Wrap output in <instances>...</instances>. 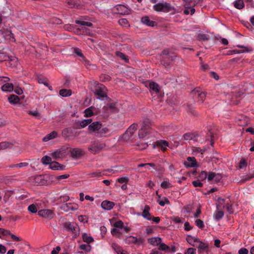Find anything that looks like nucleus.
<instances>
[{"label":"nucleus","mask_w":254,"mask_h":254,"mask_svg":"<svg viewBox=\"0 0 254 254\" xmlns=\"http://www.w3.org/2000/svg\"><path fill=\"white\" fill-rule=\"evenodd\" d=\"M92 91L94 95L97 96V99L104 100L109 98L106 93L107 88L102 84L95 82Z\"/></svg>","instance_id":"1"},{"label":"nucleus","mask_w":254,"mask_h":254,"mask_svg":"<svg viewBox=\"0 0 254 254\" xmlns=\"http://www.w3.org/2000/svg\"><path fill=\"white\" fill-rule=\"evenodd\" d=\"M154 10L158 12H163L165 13L170 12L172 14L177 12L176 8L172 6L170 3L167 2H159L153 5Z\"/></svg>","instance_id":"2"},{"label":"nucleus","mask_w":254,"mask_h":254,"mask_svg":"<svg viewBox=\"0 0 254 254\" xmlns=\"http://www.w3.org/2000/svg\"><path fill=\"white\" fill-rule=\"evenodd\" d=\"M144 84L145 87L149 89V91L152 95H157L159 97L160 95V88L158 83L150 80H147L144 82Z\"/></svg>","instance_id":"3"},{"label":"nucleus","mask_w":254,"mask_h":254,"mask_svg":"<svg viewBox=\"0 0 254 254\" xmlns=\"http://www.w3.org/2000/svg\"><path fill=\"white\" fill-rule=\"evenodd\" d=\"M137 124L134 123L132 124L126 130L125 133L122 135V139L125 141H128L132 139L135 131L137 129Z\"/></svg>","instance_id":"4"},{"label":"nucleus","mask_w":254,"mask_h":254,"mask_svg":"<svg viewBox=\"0 0 254 254\" xmlns=\"http://www.w3.org/2000/svg\"><path fill=\"white\" fill-rule=\"evenodd\" d=\"M105 144L103 143H100L97 141H94L88 147V150L91 153L95 154L100 152L102 150Z\"/></svg>","instance_id":"5"},{"label":"nucleus","mask_w":254,"mask_h":254,"mask_svg":"<svg viewBox=\"0 0 254 254\" xmlns=\"http://www.w3.org/2000/svg\"><path fill=\"white\" fill-rule=\"evenodd\" d=\"M62 135L65 139H70L75 136L76 131L72 127H66L62 130Z\"/></svg>","instance_id":"6"},{"label":"nucleus","mask_w":254,"mask_h":254,"mask_svg":"<svg viewBox=\"0 0 254 254\" xmlns=\"http://www.w3.org/2000/svg\"><path fill=\"white\" fill-rule=\"evenodd\" d=\"M69 152L71 157L75 159L80 158L84 154V151L78 148H70Z\"/></svg>","instance_id":"7"},{"label":"nucleus","mask_w":254,"mask_h":254,"mask_svg":"<svg viewBox=\"0 0 254 254\" xmlns=\"http://www.w3.org/2000/svg\"><path fill=\"white\" fill-rule=\"evenodd\" d=\"M184 164L186 168H193L198 166L197 163L194 157H188L185 161Z\"/></svg>","instance_id":"8"},{"label":"nucleus","mask_w":254,"mask_h":254,"mask_svg":"<svg viewBox=\"0 0 254 254\" xmlns=\"http://www.w3.org/2000/svg\"><path fill=\"white\" fill-rule=\"evenodd\" d=\"M126 241L128 244H134L140 246L144 243V240L141 237L137 238L135 237L130 236L127 238Z\"/></svg>","instance_id":"9"},{"label":"nucleus","mask_w":254,"mask_h":254,"mask_svg":"<svg viewBox=\"0 0 254 254\" xmlns=\"http://www.w3.org/2000/svg\"><path fill=\"white\" fill-rule=\"evenodd\" d=\"M151 145L153 148L159 147L163 151H165L167 150V147L169 145V143L166 140H161L156 141L154 143H152Z\"/></svg>","instance_id":"10"},{"label":"nucleus","mask_w":254,"mask_h":254,"mask_svg":"<svg viewBox=\"0 0 254 254\" xmlns=\"http://www.w3.org/2000/svg\"><path fill=\"white\" fill-rule=\"evenodd\" d=\"M101 126L100 122L96 121L92 123L88 126V130L90 133H95L96 134L98 130L100 129Z\"/></svg>","instance_id":"11"},{"label":"nucleus","mask_w":254,"mask_h":254,"mask_svg":"<svg viewBox=\"0 0 254 254\" xmlns=\"http://www.w3.org/2000/svg\"><path fill=\"white\" fill-rule=\"evenodd\" d=\"M65 149L64 148H61L55 150L51 153L52 157L55 159H58L64 156Z\"/></svg>","instance_id":"12"},{"label":"nucleus","mask_w":254,"mask_h":254,"mask_svg":"<svg viewBox=\"0 0 254 254\" xmlns=\"http://www.w3.org/2000/svg\"><path fill=\"white\" fill-rule=\"evenodd\" d=\"M38 215L42 217L51 219L54 217V213L50 209H43L39 211Z\"/></svg>","instance_id":"13"},{"label":"nucleus","mask_w":254,"mask_h":254,"mask_svg":"<svg viewBox=\"0 0 254 254\" xmlns=\"http://www.w3.org/2000/svg\"><path fill=\"white\" fill-rule=\"evenodd\" d=\"M117 13L121 15H127L129 14L130 9L126 7L124 5L118 4L115 7Z\"/></svg>","instance_id":"14"},{"label":"nucleus","mask_w":254,"mask_h":254,"mask_svg":"<svg viewBox=\"0 0 254 254\" xmlns=\"http://www.w3.org/2000/svg\"><path fill=\"white\" fill-rule=\"evenodd\" d=\"M35 182L40 186L45 185L47 183V179L45 175H38L34 178Z\"/></svg>","instance_id":"15"},{"label":"nucleus","mask_w":254,"mask_h":254,"mask_svg":"<svg viewBox=\"0 0 254 254\" xmlns=\"http://www.w3.org/2000/svg\"><path fill=\"white\" fill-rule=\"evenodd\" d=\"M199 136L198 134L192 133V132H187L185 133L183 137L186 140H193L194 142L197 141V137Z\"/></svg>","instance_id":"16"},{"label":"nucleus","mask_w":254,"mask_h":254,"mask_svg":"<svg viewBox=\"0 0 254 254\" xmlns=\"http://www.w3.org/2000/svg\"><path fill=\"white\" fill-rule=\"evenodd\" d=\"M141 21L143 24L150 27H154L157 24L155 21L151 20L147 16H143L141 19Z\"/></svg>","instance_id":"17"},{"label":"nucleus","mask_w":254,"mask_h":254,"mask_svg":"<svg viewBox=\"0 0 254 254\" xmlns=\"http://www.w3.org/2000/svg\"><path fill=\"white\" fill-rule=\"evenodd\" d=\"M115 206V203L114 202L109 200H104L101 203V207L103 209L106 210H110L112 209Z\"/></svg>","instance_id":"18"},{"label":"nucleus","mask_w":254,"mask_h":254,"mask_svg":"<svg viewBox=\"0 0 254 254\" xmlns=\"http://www.w3.org/2000/svg\"><path fill=\"white\" fill-rule=\"evenodd\" d=\"M0 34L4 38H6V37H8L9 39L11 41H14L15 40L14 35L11 31L6 30L5 31H4L2 30H0Z\"/></svg>","instance_id":"19"},{"label":"nucleus","mask_w":254,"mask_h":254,"mask_svg":"<svg viewBox=\"0 0 254 254\" xmlns=\"http://www.w3.org/2000/svg\"><path fill=\"white\" fill-rule=\"evenodd\" d=\"M196 243H198V245H197V244L193 245V246L196 247L199 253H202L207 250L208 246L207 244L200 241L199 239L198 242H197Z\"/></svg>","instance_id":"20"},{"label":"nucleus","mask_w":254,"mask_h":254,"mask_svg":"<svg viewBox=\"0 0 254 254\" xmlns=\"http://www.w3.org/2000/svg\"><path fill=\"white\" fill-rule=\"evenodd\" d=\"M113 171L112 169H108V170H104L102 171L100 170H98L95 172H93L92 173H91L89 175L91 177H101L103 175H105V172H112Z\"/></svg>","instance_id":"21"},{"label":"nucleus","mask_w":254,"mask_h":254,"mask_svg":"<svg viewBox=\"0 0 254 254\" xmlns=\"http://www.w3.org/2000/svg\"><path fill=\"white\" fill-rule=\"evenodd\" d=\"M150 209V207L148 205H146L144 206V208L141 214L142 216L148 220H151L152 219L151 215L149 213Z\"/></svg>","instance_id":"22"},{"label":"nucleus","mask_w":254,"mask_h":254,"mask_svg":"<svg viewBox=\"0 0 254 254\" xmlns=\"http://www.w3.org/2000/svg\"><path fill=\"white\" fill-rule=\"evenodd\" d=\"M109 130L108 128L102 126V124H101V127L95 135L98 137H101L105 136L106 134L109 132Z\"/></svg>","instance_id":"23"},{"label":"nucleus","mask_w":254,"mask_h":254,"mask_svg":"<svg viewBox=\"0 0 254 254\" xmlns=\"http://www.w3.org/2000/svg\"><path fill=\"white\" fill-rule=\"evenodd\" d=\"M1 89L4 92H11L14 90V84L12 83H6L2 85Z\"/></svg>","instance_id":"24"},{"label":"nucleus","mask_w":254,"mask_h":254,"mask_svg":"<svg viewBox=\"0 0 254 254\" xmlns=\"http://www.w3.org/2000/svg\"><path fill=\"white\" fill-rule=\"evenodd\" d=\"M216 208L217 210L222 209L225 207V204H226V199L222 198L220 197H218L217 199Z\"/></svg>","instance_id":"25"},{"label":"nucleus","mask_w":254,"mask_h":254,"mask_svg":"<svg viewBox=\"0 0 254 254\" xmlns=\"http://www.w3.org/2000/svg\"><path fill=\"white\" fill-rule=\"evenodd\" d=\"M8 101L11 104H16L20 102V98L17 95L11 94L8 97Z\"/></svg>","instance_id":"26"},{"label":"nucleus","mask_w":254,"mask_h":254,"mask_svg":"<svg viewBox=\"0 0 254 254\" xmlns=\"http://www.w3.org/2000/svg\"><path fill=\"white\" fill-rule=\"evenodd\" d=\"M148 242L151 245L158 246L162 242V239L159 237H154L148 239Z\"/></svg>","instance_id":"27"},{"label":"nucleus","mask_w":254,"mask_h":254,"mask_svg":"<svg viewBox=\"0 0 254 254\" xmlns=\"http://www.w3.org/2000/svg\"><path fill=\"white\" fill-rule=\"evenodd\" d=\"M173 61L171 60V58H163L160 61V64L161 65H163L165 68H169L171 64V63Z\"/></svg>","instance_id":"28"},{"label":"nucleus","mask_w":254,"mask_h":254,"mask_svg":"<svg viewBox=\"0 0 254 254\" xmlns=\"http://www.w3.org/2000/svg\"><path fill=\"white\" fill-rule=\"evenodd\" d=\"M224 216V212L222 209L217 210L214 212L213 217L217 221H219Z\"/></svg>","instance_id":"29"},{"label":"nucleus","mask_w":254,"mask_h":254,"mask_svg":"<svg viewBox=\"0 0 254 254\" xmlns=\"http://www.w3.org/2000/svg\"><path fill=\"white\" fill-rule=\"evenodd\" d=\"M57 136V132L56 131H53L52 132L48 134L45 137H44L42 140L44 142H47L56 138Z\"/></svg>","instance_id":"30"},{"label":"nucleus","mask_w":254,"mask_h":254,"mask_svg":"<svg viewBox=\"0 0 254 254\" xmlns=\"http://www.w3.org/2000/svg\"><path fill=\"white\" fill-rule=\"evenodd\" d=\"M150 133V130L145 128L141 127L138 131V137L139 138H143Z\"/></svg>","instance_id":"31"},{"label":"nucleus","mask_w":254,"mask_h":254,"mask_svg":"<svg viewBox=\"0 0 254 254\" xmlns=\"http://www.w3.org/2000/svg\"><path fill=\"white\" fill-rule=\"evenodd\" d=\"M161 187L163 189H170L172 187V184L167 178H164L161 183Z\"/></svg>","instance_id":"32"},{"label":"nucleus","mask_w":254,"mask_h":254,"mask_svg":"<svg viewBox=\"0 0 254 254\" xmlns=\"http://www.w3.org/2000/svg\"><path fill=\"white\" fill-rule=\"evenodd\" d=\"M248 157H242L239 161V169H245L248 166Z\"/></svg>","instance_id":"33"},{"label":"nucleus","mask_w":254,"mask_h":254,"mask_svg":"<svg viewBox=\"0 0 254 254\" xmlns=\"http://www.w3.org/2000/svg\"><path fill=\"white\" fill-rule=\"evenodd\" d=\"M59 94L63 97H67L71 95L72 91L70 89H62L60 90Z\"/></svg>","instance_id":"34"},{"label":"nucleus","mask_w":254,"mask_h":254,"mask_svg":"<svg viewBox=\"0 0 254 254\" xmlns=\"http://www.w3.org/2000/svg\"><path fill=\"white\" fill-rule=\"evenodd\" d=\"M116 55L121 59L122 60H124L125 63H129V58L128 57L127 55H126L123 53L120 52V51H117L116 52Z\"/></svg>","instance_id":"35"},{"label":"nucleus","mask_w":254,"mask_h":254,"mask_svg":"<svg viewBox=\"0 0 254 254\" xmlns=\"http://www.w3.org/2000/svg\"><path fill=\"white\" fill-rule=\"evenodd\" d=\"M94 110H95V108L93 106L86 109L84 111V116L86 117H89L95 114V113H94Z\"/></svg>","instance_id":"36"},{"label":"nucleus","mask_w":254,"mask_h":254,"mask_svg":"<svg viewBox=\"0 0 254 254\" xmlns=\"http://www.w3.org/2000/svg\"><path fill=\"white\" fill-rule=\"evenodd\" d=\"M201 90L199 88H195L191 91L190 94L193 98L198 99L199 93H201Z\"/></svg>","instance_id":"37"},{"label":"nucleus","mask_w":254,"mask_h":254,"mask_svg":"<svg viewBox=\"0 0 254 254\" xmlns=\"http://www.w3.org/2000/svg\"><path fill=\"white\" fill-rule=\"evenodd\" d=\"M41 162L45 165H50L52 162V158L50 156H48L47 155L44 156L41 160Z\"/></svg>","instance_id":"38"},{"label":"nucleus","mask_w":254,"mask_h":254,"mask_svg":"<svg viewBox=\"0 0 254 254\" xmlns=\"http://www.w3.org/2000/svg\"><path fill=\"white\" fill-rule=\"evenodd\" d=\"M187 241L191 245H195L194 243L198 242V239L193 237L190 235H188L186 238Z\"/></svg>","instance_id":"39"},{"label":"nucleus","mask_w":254,"mask_h":254,"mask_svg":"<svg viewBox=\"0 0 254 254\" xmlns=\"http://www.w3.org/2000/svg\"><path fill=\"white\" fill-rule=\"evenodd\" d=\"M75 23L82 26H85L87 27H92L93 24L90 22L84 21L76 19L75 20Z\"/></svg>","instance_id":"40"},{"label":"nucleus","mask_w":254,"mask_h":254,"mask_svg":"<svg viewBox=\"0 0 254 254\" xmlns=\"http://www.w3.org/2000/svg\"><path fill=\"white\" fill-rule=\"evenodd\" d=\"M162 55H165L166 58H169L171 59L172 61H174L176 56L175 55H170V53L168 49H165L162 52Z\"/></svg>","instance_id":"41"},{"label":"nucleus","mask_w":254,"mask_h":254,"mask_svg":"<svg viewBox=\"0 0 254 254\" xmlns=\"http://www.w3.org/2000/svg\"><path fill=\"white\" fill-rule=\"evenodd\" d=\"M252 49L249 47L239 46V54L251 52Z\"/></svg>","instance_id":"42"},{"label":"nucleus","mask_w":254,"mask_h":254,"mask_svg":"<svg viewBox=\"0 0 254 254\" xmlns=\"http://www.w3.org/2000/svg\"><path fill=\"white\" fill-rule=\"evenodd\" d=\"M82 239L83 241L87 243L88 244L94 241L93 238L91 236H89L85 233L83 234Z\"/></svg>","instance_id":"43"},{"label":"nucleus","mask_w":254,"mask_h":254,"mask_svg":"<svg viewBox=\"0 0 254 254\" xmlns=\"http://www.w3.org/2000/svg\"><path fill=\"white\" fill-rule=\"evenodd\" d=\"M150 121L149 119H145L143 121L141 127L145 128L146 129H148V130H150Z\"/></svg>","instance_id":"44"},{"label":"nucleus","mask_w":254,"mask_h":254,"mask_svg":"<svg viewBox=\"0 0 254 254\" xmlns=\"http://www.w3.org/2000/svg\"><path fill=\"white\" fill-rule=\"evenodd\" d=\"M73 225V224L71 223L70 222H66L64 223V229L67 231H70L71 229H72V227Z\"/></svg>","instance_id":"45"},{"label":"nucleus","mask_w":254,"mask_h":254,"mask_svg":"<svg viewBox=\"0 0 254 254\" xmlns=\"http://www.w3.org/2000/svg\"><path fill=\"white\" fill-rule=\"evenodd\" d=\"M207 172L205 171H202L199 173L198 176V179L201 181H204L207 179Z\"/></svg>","instance_id":"46"},{"label":"nucleus","mask_w":254,"mask_h":254,"mask_svg":"<svg viewBox=\"0 0 254 254\" xmlns=\"http://www.w3.org/2000/svg\"><path fill=\"white\" fill-rule=\"evenodd\" d=\"M111 79V76L106 74H103L100 76V80L102 82L109 81Z\"/></svg>","instance_id":"47"},{"label":"nucleus","mask_w":254,"mask_h":254,"mask_svg":"<svg viewBox=\"0 0 254 254\" xmlns=\"http://www.w3.org/2000/svg\"><path fill=\"white\" fill-rule=\"evenodd\" d=\"M11 235V233L9 230L0 228V238L2 236H7Z\"/></svg>","instance_id":"48"},{"label":"nucleus","mask_w":254,"mask_h":254,"mask_svg":"<svg viewBox=\"0 0 254 254\" xmlns=\"http://www.w3.org/2000/svg\"><path fill=\"white\" fill-rule=\"evenodd\" d=\"M8 58H9V56L6 53L0 52V63L7 61Z\"/></svg>","instance_id":"49"},{"label":"nucleus","mask_w":254,"mask_h":254,"mask_svg":"<svg viewBox=\"0 0 254 254\" xmlns=\"http://www.w3.org/2000/svg\"><path fill=\"white\" fill-rule=\"evenodd\" d=\"M210 39L209 36L206 34H199L198 35V39L199 40L207 41Z\"/></svg>","instance_id":"50"},{"label":"nucleus","mask_w":254,"mask_h":254,"mask_svg":"<svg viewBox=\"0 0 254 254\" xmlns=\"http://www.w3.org/2000/svg\"><path fill=\"white\" fill-rule=\"evenodd\" d=\"M79 248L81 250L85 251L86 252H90V251L91 250V247L88 244H82V245H80Z\"/></svg>","instance_id":"51"},{"label":"nucleus","mask_w":254,"mask_h":254,"mask_svg":"<svg viewBox=\"0 0 254 254\" xmlns=\"http://www.w3.org/2000/svg\"><path fill=\"white\" fill-rule=\"evenodd\" d=\"M12 144L9 142H0V147L1 149H5L10 147Z\"/></svg>","instance_id":"52"},{"label":"nucleus","mask_w":254,"mask_h":254,"mask_svg":"<svg viewBox=\"0 0 254 254\" xmlns=\"http://www.w3.org/2000/svg\"><path fill=\"white\" fill-rule=\"evenodd\" d=\"M112 248L118 254H119L123 251L121 247L116 244H113Z\"/></svg>","instance_id":"53"},{"label":"nucleus","mask_w":254,"mask_h":254,"mask_svg":"<svg viewBox=\"0 0 254 254\" xmlns=\"http://www.w3.org/2000/svg\"><path fill=\"white\" fill-rule=\"evenodd\" d=\"M69 200V196L67 195H61L57 198L59 202H65Z\"/></svg>","instance_id":"54"},{"label":"nucleus","mask_w":254,"mask_h":254,"mask_svg":"<svg viewBox=\"0 0 254 254\" xmlns=\"http://www.w3.org/2000/svg\"><path fill=\"white\" fill-rule=\"evenodd\" d=\"M206 93L201 91V93H199V96L198 98V101L203 103L205 99L206 96Z\"/></svg>","instance_id":"55"},{"label":"nucleus","mask_w":254,"mask_h":254,"mask_svg":"<svg viewBox=\"0 0 254 254\" xmlns=\"http://www.w3.org/2000/svg\"><path fill=\"white\" fill-rule=\"evenodd\" d=\"M70 231L74 234L75 236H78L79 235V228L76 225H74L73 224L72 227V229H71Z\"/></svg>","instance_id":"56"},{"label":"nucleus","mask_w":254,"mask_h":254,"mask_svg":"<svg viewBox=\"0 0 254 254\" xmlns=\"http://www.w3.org/2000/svg\"><path fill=\"white\" fill-rule=\"evenodd\" d=\"M119 24L123 26H127L128 25V20L126 18H121L119 20Z\"/></svg>","instance_id":"57"},{"label":"nucleus","mask_w":254,"mask_h":254,"mask_svg":"<svg viewBox=\"0 0 254 254\" xmlns=\"http://www.w3.org/2000/svg\"><path fill=\"white\" fill-rule=\"evenodd\" d=\"M159 250H162V251H167L170 250V247L169 246H168L167 245H166L165 244L161 243L159 244Z\"/></svg>","instance_id":"58"},{"label":"nucleus","mask_w":254,"mask_h":254,"mask_svg":"<svg viewBox=\"0 0 254 254\" xmlns=\"http://www.w3.org/2000/svg\"><path fill=\"white\" fill-rule=\"evenodd\" d=\"M28 210L29 211L33 213H35L37 211V207L34 204L30 205L28 207Z\"/></svg>","instance_id":"59"},{"label":"nucleus","mask_w":254,"mask_h":254,"mask_svg":"<svg viewBox=\"0 0 254 254\" xmlns=\"http://www.w3.org/2000/svg\"><path fill=\"white\" fill-rule=\"evenodd\" d=\"M215 173L212 172H209V173H207V179L208 181L212 182L213 181L214 178L215 176Z\"/></svg>","instance_id":"60"},{"label":"nucleus","mask_w":254,"mask_h":254,"mask_svg":"<svg viewBox=\"0 0 254 254\" xmlns=\"http://www.w3.org/2000/svg\"><path fill=\"white\" fill-rule=\"evenodd\" d=\"M74 53H75L80 57L84 58L83 54L82 53L81 50L77 47H75L74 48Z\"/></svg>","instance_id":"61"},{"label":"nucleus","mask_w":254,"mask_h":254,"mask_svg":"<svg viewBox=\"0 0 254 254\" xmlns=\"http://www.w3.org/2000/svg\"><path fill=\"white\" fill-rule=\"evenodd\" d=\"M124 223L121 220H118L114 223L113 226L117 228L122 229L123 227Z\"/></svg>","instance_id":"62"},{"label":"nucleus","mask_w":254,"mask_h":254,"mask_svg":"<svg viewBox=\"0 0 254 254\" xmlns=\"http://www.w3.org/2000/svg\"><path fill=\"white\" fill-rule=\"evenodd\" d=\"M195 225L199 228L202 229L204 227L203 222L200 219H196L195 221Z\"/></svg>","instance_id":"63"},{"label":"nucleus","mask_w":254,"mask_h":254,"mask_svg":"<svg viewBox=\"0 0 254 254\" xmlns=\"http://www.w3.org/2000/svg\"><path fill=\"white\" fill-rule=\"evenodd\" d=\"M129 179L127 177H121L118 179V182L120 184L127 183Z\"/></svg>","instance_id":"64"}]
</instances>
